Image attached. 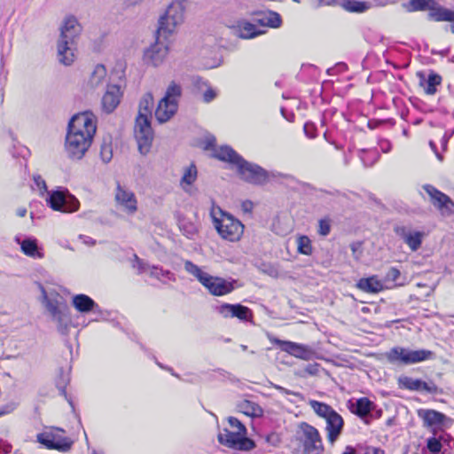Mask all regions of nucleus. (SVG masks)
I'll return each mask as SVG.
<instances>
[{"mask_svg": "<svg viewBox=\"0 0 454 454\" xmlns=\"http://www.w3.org/2000/svg\"><path fill=\"white\" fill-rule=\"evenodd\" d=\"M214 158L235 167L238 176L247 184L261 186L270 180L269 171L258 164L245 160L230 145L220 146L214 153Z\"/></svg>", "mask_w": 454, "mask_h": 454, "instance_id": "1", "label": "nucleus"}, {"mask_svg": "<svg viewBox=\"0 0 454 454\" xmlns=\"http://www.w3.org/2000/svg\"><path fill=\"white\" fill-rule=\"evenodd\" d=\"M153 106V94L147 92L139 102V110L135 125V136L138 151L143 155H146L150 152L153 140L154 134L151 125Z\"/></svg>", "mask_w": 454, "mask_h": 454, "instance_id": "2", "label": "nucleus"}, {"mask_svg": "<svg viewBox=\"0 0 454 454\" xmlns=\"http://www.w3.org/2000/svg\"><path fill=\"white\" fill-rule=\"evenodd\" d=\"M82 32V26L74 15L67 16L60 27V36L58 41L59 61L65 66H70L74 60L72 45Z\"/></svg>", "mask_w": 454, "mask_h": 454, "instance_id": "3", "label": "nucleus"}, {"mask_svg": "<svg viewBox=\"0 0 454 454\" xmlns=\"http://www.w3.org/2000/svg\"><path fill=\"white\" fill-rule=\"evenodd\" d=\"M228 422L231 427H237L239 430L231 432L224 428L223 433H220L217 436L222 445L240 451H250L256 447L255 442L247 436L246 426L239 419L229 417Z\"/></svg>", "mask_w": 454, "mask_h": 454, "instance_id": "4", "label": "nucleus"}, {"mask_svg": "<svg viewBox=\"0 0 454 454\" xmlns=\"http://www.w3.org/2000/svg\"><path fill=\"white\" fill-rule=\"evenodd\" d=\"M402 5L408 12L429 11V20L440 22L454 19L452 10L441 5L436 0H409Z\"/></svg>", "mask_w": 454, "mask_h": 454, "instance_id": "5", "label": "nucleus"}, {"mask_svg": "<svg viewBox=\"0 0 454 454\" xmlns=\"http://www.w3.org/2000/svg\"><path fill=\"white\" fill-rule=\"evenodd\" d=\"M221 218L213 215V223L220 237L231 242L239 241L244 232V224L231 213L219 209Z\"/></svg>", "mask_w": 454, "mask_h": 454, "instance_id": "6", "label": "nucleus"}, {"mask_svg": "<svg viewBox=\"0 0 454 454\" xmlns=\"http://www.w3.org/2000/svg\"><path fill=\"white\" fill-rule=\"evenodd\" d=\"M294 437L302 447L301 454H322L324 451V445L318 430L307 422L299 424Z\"/></svg>", "mask_w": 454, "mask_h": 454, "instance_id": "7", "label": "nucleus"}, {"mask_svg": "<svg viewBox=\"0 0 454 454\" xmlns=\"http://www.w3.org/2000/svg\"><path fill=\"white\" fill-rule=\"evenodd\" d=\"M184 9L182 1L172 2L168 6L165 13L159 19L157 34L164 35V39L172 35L176 26L184 21Z\"/></svg>", "mask_w": 454, "mask_h": 454, "instance_id": "8", "label": "nucleus"}, {"mask_svg": "<svg viewBox=\"0 0 454 454\" xmlns=\"http://www.w3.org/2000/svg\"><path fill=\"white\" fill-rule=\"evenodd\" d=\"M47 205L55 211L73 213L79 209V200L67 188L58 187L47 192Z\"/></svg>", "mask_w": 454, "mask_h": 454, "instance_id": "9", "label": "nucleus"}, {"mask_svg": "<svg viewBox=\"0 0 454 454\" xmlns=\"http://www.w3.org/2000/svg\"><path fill=\"white\" fill-rule=\"evenodd\" d=\"M92 138L90 135L67 131L65 146L68 157L73 160H81L90 146Z\"/></svg>", "mask_w": 454, "mask_h": 454, "instance_id": "10", "label": "nucleus"}, {"mask_svg": "<svg viewBox=\"0 0 454 454\" xmlns=\"http://www.w3.org/2000/svg\"><path fill=\"white\" fill-rule=\"evenodd\" d=\"M155 42L144 51L143 60L145 64L154 67L161 65L168 53V46L165 42L164 35H155Z\"/></svg>", "mask_w": 454, "mask_h": 454, "instance_id": "11", "label": "nucleus"}, {"mask_svg": "<svg viewBox=\"0 0 454 454\" xmlns=\"http://www.w3.org/2000/svg\"><path fill=\"white\" fill-rule=\"evenodd\" d=\"M423 189L430 197L431 204L440 211L442 215L450 216L454 215V201L450 196L432 184H424Z\"/></svg>", "mask_w": 454, "mask_h": 454, "instance_id": "12", "label": "nucleus"}, {"mask_svg": "<svg viewBox=\"0 0 454 454\" xmlns=\"http://www.w3.org/2000/svg\"><path fill=\"white\" fill-rule=\"evenodd\" d=\"M97 126L95 116L90 112L74 114L67 125L68 132H77L80 134L90 135L93 137L96 133Z\"/></svg>", "mask_w": 454, "mask_h": 454, "instance_id": "13", "label": "nucleus"}, {"mask_svg": "<svg viewBox=\"0 0 454 454\" xmlns=\"http://www.w3.org/2000/svg\"><path fill=\"white\" fill-rule=\"evenodd\" d=\"M36 441L48 450H56L61 452H67L74 444V442L69 437L58 435L52 432L38 434Z\"/></svg>", "mask_w": 454, "mask_h": 454, "instance_id": "14", "label": "nucleus"}, {"mask_svg": "<svg viewBox=\"0 0 454 454\" xmlns=\"http://www.w3.org/2000/svg\"><path fill=\"white\" fill-rule=\"evenodd\" d=\"M215 310L224 318L237 317L242 322H251L253 320V311L241 303H223L216 306Z\"/></svg>", "mask_w": 454, "mask_h": 454, "instance_id": "15", "label": "nucleus"}, {"mask_svg": "<svg viewBox=\"0 0 454 454\" xmlns=\"http://www.w3.org/2000/svg\"><path fill=\"white\" fill-rule=\"evenodd\" d=\"M399 387L410 391H425L433 395L442 393V389L434 384L433 380L424 381L420 379H414L409 376L399 377Z\"/></svg>", "mask_w": 454, "mask_h": 454, "instance_id": "16", "label": "nucleus"}, {"mask_svg": "<svg viewBox=\"0 0 454 454\" xmlns=\"http://www.w3.org/2000/svg\"><path fill=\"white\" fill-rule=\"evenodd\" d=\"M347 407L351 413L362 419L366 424H369L375 404L369 398L361 397L356 400L349 399L347 402Z\"/></svg>", "mask_w": 454, "mask_h": 454, "instance_id": "17", "label": "nucleus"}, {"mask_svg": "<svg viewBox=\"0 0 454 454\" xmlns=\"http://www.w3.org/2000/svg\"><path fill=\"white\" fill-rule=\"evenodd\" d=\"M281 350L303 360H310L315 355L316 351L313 348L290 340H277Z\"/></svg>", "mask_w": 454, "mask_h": 454, "instance_id": "18", "label": "nucleus"}, {"mask_svg": "<svg viewBox=\"0 0 454 454\" xmlns=\"http://www.w3.org/2000/svg\"><path fill=\"white\" fill-rule=\"evenodd\" d=\"M435 354L427 349L412 350L399 347V364H412L434 358Z\"/></svg>", "mask_w": 454, "mask_h": 454, "instance_id": "19", "label": "nucleus"}, {"mask_svg": "<svg viewBox=\"0 0 454 454\" xmlns=\"http://www.w3.org/2000/svg\"><path fill=\"white\" fill-rule=\"evenodd\" d=\"M72 305L80 313H90L93 312L99 317L103 316V310L99 305L87 294H75L72 298Z\"/></svg>", "mask_w": 454, "mask_h": 454, "instance_id": "20", "label": "nucleus"}, {"mask_svg": "<svg viewBox=\"0 0 454 454\" xmlns=\"http://www.w3.org/2000/svg\"><path fill=\"white\" fill-rule=\"evenodd\" d=\"M418 415L422 419L424 426L431 427L434 432H437L435 429L441 428L448 419L445 414L435 410L419 409Z\"/></svg>", "mask_w": 454, "mask_h": 454, "instance_id": "21", "label": "nucleus"}, {"mask_svg": "<svg viewBox=\"0 0 454 454\" xmlns=\"http://www.w3.org/2000/svg\"><path fill=\"white\" fill-rule=\"evenodd\" d=\"M327 439L333 444L342 433L344 427L343 418L335 411L326 419Z\"/></svg>", "mask_w": 454, "mask_h": 454, "instance_id": "22", "label": "nucleus"}, {"mask_svg": "<svg viewBox=\"0 0 454 454\" xmlns=\"http://www.w3.org/2000/svg\"><path fill=\"white\" fill-rule=\"evenodd\" d=\"M121 97V87L119 85H108L107 90L102 98L103 110L107 114L113 113L120 104Z\"/></svg>", "mask_w": 454, "mask_h": 454, "instance_id": "23", "label": "nucleus"}, {"mask_svg": "<svg viewBox=\"0 0 454 454\" xmlns=\"http://www.w3.org/2000/svg\"><path fill=\"white\" fill-rule=\"evenodd\" d=\"M399 231L403 241L413 252L418 251L421 247L423 239L427 235L424 231H416L404 227L399 228Z\"/></svg>", "mask_w": 454, "mask_h": 454, "instance_id": "24", "label": "nucleus"}, {"mask_svg": "<svg viewBox=\"0 0 454 454\" xmlns=\"http://www.w3.org/2000/svg\"><path fill=\"white\" fill-rule=\"evenodd\" d=\"M418 76L419 78V85L427 95H434L436 93L437 86L442 82V77L440 74L430 70L428 74H426L423 72H419Z\"/></svg>", "mask_w": 454, "mask_h": 454, "instance_id": "25", "label": "nucleus"}, {"mask_svg": "<svg viewBox=\"0 0 454 454\" xmlns=\"http://www.w3.org/2000/svg\"><path fill=\"white\" fill-rule=\"evenodd\" d=\"M116 201L125 207L129 213L137 211V200L132 192L125 190L118 182L115 194Z\"/></svg>", "mask_w": 454, "mask_h": 454, "instance_id": "26", "label": "nucleus"}, {"mask_svg": "<svg viewBox=\"0 0 454 454\" xmlns=\"http://www.w3.org/2000/svg\"><path fill=\"white\" fill-rule=\"evenodd\" d=\"M178 109L177 101H167L163 102L161 98L155 110V117L160 123L168 121Z\"/></svg>", "mask_w": 454, "mask_h": 454, "instance_id": "27", "label": "nucleus"}, {"mask_svg": "<svg viewBox=\"0 0 454 454\" xmlns=\"http://www.w3.org/2000/svg\"><path fill=\"white\" fill-rule=\"evenodd\" d=\"M356 287L368 294H378L384 289V283L378 279L376 275L360 278Z\"/></svg>", "mask_w": 454, "mask_h": 454, "instance_id": "28", "label": "nucleus"}, {"mask_svg": "<svg viewBox=\"0 0 454 454\" xmlns=\"http://www.w3.org/2000/svg\"><path fill=\"white\" fill-rule=\"evenodd\" d=\"M235 282V280L228 281L223 278L215 277L208 291L212 295L223 296L231 293L234 290Z\"/></svg>", "mask_w": 454, "mask_h": 454, "instance_id": "29", "label": "nucleus"}, {"mask_svg": "<svg viewBox=\"0 0 454 454\" xmlns=\"http://www.w3.org/2000/svg\"><path fill=\"white\" fill-rule=\"evenodd\" d=\"M238 410L251 418H261L263 416V409L253 401L244 399L238 403Z\"/></svg>", "mask_w": 454, "mask_h": 454, "instance_id": "30", "label": "nucleus"}, {"mask_svg": "<svg viewBox=\"0 0 454 454\" xmlns=\"http://www.w3.org/2000/svg\"><path fill=\"white\" fill-rule=\"evenodd\" d=\"M16 240L20 244L21 251L26 255L33 258H42L43 256V254L40 252L38 242L35 238L27 237L25 238L22 242H20L19 239L16 238Z\"/></svg>", "mask_w": 454, "mask_h": 454, "instance_id": "31", "label": "nucleus"}, {"mask_svg": "<svg viewBox=\"0 0 454 454\" xmlns=\"http://www.w3.org/2000/svg\"><path fill=\"white\" fill-rule=\"evenodd\" d=\"M176 220L178 228L183 235L190 239H193L194 236L198 233L197 225L191 219L183 215L178 214Z\"/></svg>", "mask_w": 454, "mask_h": 454, "instance_id": "32", "label": "nucleus"}, {"mask_svg": "<svg viewBox=\"0 0 454 454\" xmlns=\"http://www.w3.org/2000/svg\"><path fill=\"white\" fill-rule=\"evenodd\" d=\"M340 5L347 12L356 13H363L372 6L371 3L367 1L358 0H342Z\"/></svg>", "mask_w": 454, "mask_h": 454, "instance_id": "33", "label": "nucleus"}, {"mask_svg": "<svg viewBox=\"0 0 454 454\" xmlns=\"http://www.w3.org/2000/svg\"><path fill=\"white\" fill-rule=\"evenodd\" d=\"M70 371L71 366L66 371L63 367H59L58 375L55 379L56 387L59 391V395L67 397V386L70 382Z\"/></svg>", "mask_w": 454, "mask_h": 454, "instance_id": "34", "label": "nucleus"}, {"mask_svg": "<svg viewBox=\"0 0 454 454\" xmlns=\"http://www.w3.org/2000/svg\"><path fill=\"white\" fill-rule=\"evenodd\" d=\"M100 157L105 163H108L113 158V137L110 134H106L102 137Z\"/></svg>", "mask_w": 454, "mask_h": 454, "instance_id": "35", "label": "nucleus"}, {"mask_svg": "<svg viewBox=\"0 0 454 454\" xmlns=\"http://www.w3.org/2000/svg\"><path fill=\"white\" fill-rule=\"evenodd\" d=\"M262 32L259 30L256 25L248 21H244L239 25V36L244 39L254 38Z\"/></svg>", "mask_w": 454, "mask_h": 454, "instance_id": "36", "label": "nucleus"}, {"mask_svg": "<svg viewBox=\"0 0 454 454\" xmlns=\"http://www.w3.org/2000/svg\"><path fill=\"white\" fill-rule=\"evenodd\" d=\"M310 406L319 417L325 419L329 418L330 415L335 411L329 404L316 400L310 401Z\"/></svg>", "mask_w": 454, "mask_h": 454, "instance_id": "37", "label": "nucleus"}, {"mask_svg": "<svg viewBox=\"0 0 454 454\" xmlns=\"http://www.w3.org/2000/svg\"><path fill=\"white\" fill-rule=\"evenodd\" d=\"M53 319L58 322V328L61 333L67 332L68 324L70 322V316L68 309L65 307V309H60L58 314L52 316Z\"/></svg>", "mask_w": 454, "mask_h": 454, "instance_id": "38", "label": "nucleus"}, {"mask_svg": "<svg viewBox=\"0 0 454 454\" xmlns=\"http://www.w3.org/2000/svg\"><path fill=\"white\" fill-rule=\"evenodd\" d=\"M39 288L42 292V302L46 307L47 310L51 316L56 315L61 309L59 307V301L57 300H51L47 295V292L42 284H39Z\"/></svg>", "mask_w": 454, "mask_h": 454, "instance_id": "39", "label": "nucleus"}, {"mask_svg": "<svg viewBox=\"0 0 454 454\" xmlns=\"http://www.w3.org/2000/svg\"><path fill=\"white\" fill-rule=\"evenodd\" d=\"M442 440L438 437V432H434V435L427 440V448L431 454H442Z\"/></svg>", "mask_w": 454, "mask_h": 454, "instance_id": "40", "label": "nucleus"}, {"mask_svg": "<svg viewBox=\"0 0 454 454\" xmlns=\"http://www.w3.org/2000/svg\"><path fill=\"white\" fill-rule=\"evenodd\" d=\"M182 95V88L179 84L174 81L168 85L165 96L162 98L163 102L167 101H177L176 98H180Z\"/></svg>", "mask_w": 454, "mask_h": 454, "instance_id": "41", "label": "nucleus"}, {"mask_svg": "<svg viewBox=\"0 0 454 454\" xmlns=\"http://www.w3.org/2000/svg\"><path fill=\"white\" fill-rule=\"evenodd\" d=\"M300 187L301 189V191L307 194V195H312L314 193V192H323V193H325V194H329L331 196H338V195H340V192L338 191V190H333V191H327V190H325V189H317L314 185H312L311 184L309 183H305V182H301L300 183Z\"/></svg>", "mask_w": 454, "mask_h": 454, "instance_id": "42", "label": "nucleus"}, {"mask_svg": "<svg viewBox=\"0 0 454 454\" xmlns=\"http://www.w3.org/2000/svg\"><path fill=\"white\" fill-rule=\"evenodd\" d=\"M297 249L301 254L310 255L312 254L311 240L308 236H300L297 239Z\"/></svg>", "mask_w": 454, "mask_h": 454, "instance_id": "43", "label": "nucleus"}, {"mask_svg": "<svg viewBox=\"0 0 454 454\" xmlns=\"http://www.w3.org/2000/svg\"><path fill=\"white\" fill-rule=\"evenodd\" d=\"M106 74V69L104 65L102 64H98L95 68H94V71L92 72L91 74V77H90V82L92 85H98L102 80L105 78Z\"/></svg>", "mask_w": 454, "mask_h": 454, "instance_id": "44", "label": "nucleus"}, {"mask_svg": "<svg viewBox=\"0 0 454 454\" xmlns=\"http://www.w3.org/2000/svg\"><path fill=\"white\" fill-rule=\"evenodd\" d=\"M267 19L266 25L269 27L278 28L282 26V18L279 13L274 11H267L266 12Z\"/></svg>", "mask_w": 454, "mask_h": 454, "instance_id": "45", "label": "nucleus"}, {"mask_svg": "<svg viewBox=\"0 0 454 454\" xmlns=\"http://www.w3.org/2000/svg\"><path fill=\"white\" fill-rule=\"evenodd\" d=\"M197 178V168L195 164L192 163L190 167L186 168L181 178V183L186 184H192Z\"/></svg>", "mask_w": 454, "mask_h": 454, "instance_id": "46", "label": "nucleus"}, {"mask_svg": "<svg viewBox=\"0 0 454 454\" xmlns=\"http://www.w3.org/2000/svg\"><path fill=\"white\" fill-rule=\"evenodd\" d=\"M332 220L329 216H325L321 218L318 221V230L317 232L321 236H327L331 232Z\"/></svg>", "mask_w": 454, "mask_h": 454, "instance_id": "47", "label": "nucleus"}, {"mask_svg": "<svg viewBox=\"0 0 454 454\" xmlns=\"http://www.w3.org/2000/svg\"><path fill=\"white\" fill-rule=\"evenodd\" d=\"M303 131L307 137L312 139L317 136V128L316 124L310 121L304 123Z\"/></svg>", "mask_w": 454, "mask_h": 454, "instance_id": "48", "label": "nucleus"}, {"mask_svg": "<svg viewBox=\"0 0 454 454\" xmlns=\"http://www.w3.org/2000/svg\"><path fill=\"white\" fill-rule=\"evenodd\" d=\"M381 124H389L391 127L395 125V120L394 118L381 119V120H369L367 126L370 129H374Z\"/></svg>", "mask_w": 454, "mask_h": 454, "instance_id": "49", "label": "nucleus"}, {"mask_svg": "<svg viewBox=\"0 0 454 454\" xmlns=\"http://www.w3.org/2000/svg\"><path fill=\"white\" fill-rule=\"evenodd\" d=\"M152 276L155 277L158 279L167 278L170 280L173 278L174 274L169 270H165L161 268L153 267L152 270Z\"/></svg>", "mask_w": 454, "mask_h": 454, "instance_id": "50", "label": "nucleus"}, {"mask_svg": "<svg viewBox=\"0 0 454 454\" xmlns=\"http://www.w3.org/2000/svg\"><path fill=\"white\" fill-rule=\"evenodd\" d=\"M215 277L209 275L203 270L198 275L197 279L208 290Z\"/></svg>", "mask_w": 454, "mask_h": 454, "instance_id": "51", "label": "nucleus"}, {"mask_svg": "<svg viewBox=\"0 0 454 454\" xmlns=\"http://www.w3.org/2000/svg\"><path fill=\"white\" fill-rule=\"evenodd\" d=\"M358 454H384V450L372 446H358Z\"/></svg>", "mask_w": 454, "mask_h": 454, "instance_id": "52", "label": "nucleus"}, {"mask_svg": "<svg viewBox=\"0 0 454 454\" xmlns=\"http://www.w3.org/2000/svg\"><path fill=\"white\" fill-rule=\"evenodd\" d=\"M438 437L439 438H442V447L444 445H446L449 448H452L451 443L454 442V439L450 436V434H447L445 431L441 429L440 432H438Z\"/></svg>", "mask_w": 454, "mask_h": 454, "instance_id": "53", "label": "nucleus"}, {"mask_svg": "<svg viewBox=\"0 0 454 454\" xmlns=\"http://www.w3.org/2000/svg\"><path fill=\"white\" fill-rule=\"evenodd\" d=\"M265 441L270 446L277 447L281 442V438L278 434L272 432L266 435Z\"/></svg>", "mask_w": 454, "mask_h": 454, "instance_id": "54", "label": "nucleus"}, {"mask_svg": "<svg viewBox=\"0 0 454 454\" xmlns=\"http://www.w3.org/2000/svg\"><path fill=\"white\" fill-rule=\"evenodd\" d=\"M184 268L189 273L192 274L196 278L202 271V270L199 266H197L196 264L190 261H187L185 262Z\"/></svg>", "mask_w": 454, "mask_h": 454, "instance_id": "55", "label": "nucleus"}, {"mask_svg": "<svg viewBox=\"0 0 454 454\" xmlns=\"http://www.w3.org/2000/svg\"><path fill=\"white\" fill-rule=\"evenodd\" d=\"M320 364L317 363L309 364L305 366L304 372L309 375H317L319 372Z\"/></svg>", "mask_w": 454, "mask_h": 454, "instance_id": "56", "label": "nucleus"}, {"mask_svg": "<svg viewBox=\"0 0 454 454\" xmlns=\"http://www.w3.org/2000/svg\"><path fill=\"white\" fill-rule=\"evenodd\" d=\"M453 134H454V130H446L445 131L444 135L442 136V137L441 139V145H442V151L447 150L448 142L450 139V137L453 136Z\"/></svg>", "mask_w": 454, "mask_h": 454, "instance_id": "57", "label": "nucleus"}, {"mask_svg": "<svg viewBox=\"0 0 454 454\" xmlns=\"http://www.w3.org/2000/svg\"><path fill=\"white\" fill-rule=\"evenodd\" d=\"M379 146L383 153H388L392 149L391 142L387 138H380L379 140Z\"/></svg>", "mask_w": 454, "mask_h": 454, "instance_id": "58", "label": "nucleus"}, {"mask_svg": "<svg viewBox=\"0 0 454 454\" xmlns=\"http://www.w3.org/2000/svg\"><path fill=\"white\" fill-rule=\"evenodd\" d=\"M216 98V92L212 89L208 88L203 94V101L205 103H210Z\"/></svg>", "mask_w": 454, "mask_h": 454, "instance_id": "59", "label": "nucleus"}, {"mask_svg": "<svg viewBox=\"0 0 454 454\" xmlns=\"http://www.w3.org/2000/svg\"><path fill=\"white\" fill-rule=\"evenodd\" d=\"M280 112H281L282 116L286 121H288L289 122L294 121L295 114H294L293 111H288L286 108L281 107Z\"/></svg>", "mask_w": 454, "mask_h": 454, "instance_id": "60", "label": "nucleus"}, {"mask_svg": "<svg viewBox=\"0 0 454 454\" xmlns=\"http://www.w3.org/2000/svg\"><path fill=\"white\" fill-rule=\"evenodd\" d=\"M34 181L36 186L42 191V192H47V185L45 181L42 178L41 176H35Z\"/></svg>", "mask_w": 454, "mask_h": 454, "instance_id": "61", "label": "nucleus"}, {"mask_svg": "<svg viewBox=\"0 0 454 454\" xmlns=\"http://www.w3.org/2000/svg\"><path fill=\"white\" fill-rule=\"evenodd\" d=\"M274 387L278 390L280 393L282 394H285V395H295V396H299V397H302V395L301 393H298V392H294L293 390H289L284 387H281V386H278V385H275Z\"/></svg>", "mask_w": 454, "mask_h": 454, "instance_id": "62", "label": "nucleus"}, {"mask_svg": "<svg viewBox=\"0 0 454 454\" xmlns=\"http://www.w3.org/2000/svg\"><path fill=\"white\" fill-rule=\"evenodd\" d=\"M397 278V268L392 267L389 270V272L387 274L385 282H395Z\"/></svg>", "mask_w": 454, "mask_h": 454, "instance_id": "63", "label": "nucleus"}, {"mask_svg": "<svg viewBox=\"0 0 454 454\" xmlns=\"http://www.w3.org/2000/svg\"><path fill=\"white\" fill-rule=\"evenodd\" d=\"M241 208L245 213H251L254 208V204L251 200H245L241 204Z\"/></svg>", "mask_w": 454, "mask_h": 454, "instance_id": "64", "label": "nucleus"}]
</instances>
